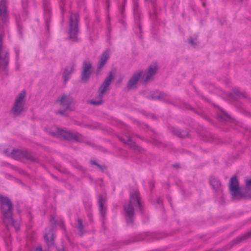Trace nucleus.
Returning a JSON list of instances; mask_svg holds the SVG:
<instances>
[{
	"instance_id": "nucleus-5",
	"label": "nucleus",
	"mask_w": 251,
	"mask_h": 251,
	"mask_svg": "<svg viewBox=\"0 0 251 251\" xmlns=\"http://www.w3.org/2000/svg\"><path fill=\"white\" fill-rule=\"evenodd\" d=\"M229 188L233 199H240L245 196V193L239 186L238 181L236 176L232 177L230 178Z\"/></svg>"
},
{
	"instance_id": "nucleus-13",
	"label": "nucleus",
	"mask_w": 251,
	"mask_h": 251,
	"mask_svg": "<svg viewBox=\"0 0 251 251\" xmlns=\"http://www.w3.org/2000/svg\"><path fill=\"white\" fill-rule=\"evenodd\" d=\"M105 198L102 196H100L98 200L100 211L101 216H104L106 213V207L104 206Z\"/></svg>"
},
{
	"instance_id": "nucleus-14",
	"label": "nucleus",
	"mask_w": 251,
	"mask_h": 251,
	"mask_svg": "<svg viewBox=\"0 0 251 251\" xmlns=\"http://www.w3.org/2000/svg\"><path fill=\"white\" fill-rule=\"evenodd\" d=\"M109 53L108 51H106L103 52L101 57L100 61V63L98 66L99 69H100L102 68L104 65L106 63V61L109 58Z\"/></svg>"
},
{
	"instance_id": "nucleus-9",
	"label": "nucleus",
	"mask_w": 251,
	"mask_h": 251,
	"mask_svg": "<svg viewBox=\"0 0 251 251\" xmlns=\"http://www.w3.org/2000/svg\"><path fill=\"white\" fill-rule=\"evenodd\" d=\"M157 69L158 67L156 63L151 64L149 66L147 72L145 73L142 76V78L144 82H148L151 78L152 76H153L156 73Z\"/></svg>"
},
{
	"instance_id": "nucleus-16",
	"label": "nucleus",
	"mask_w": 251,
	"mask_h": 251,
	"mask_svg": "<svg viewBox=\"0 0 251 251\" xmlns=\"http://www.w3.org/2000/svg\"><path fill=\"white\" fill-rule=\"evenodd\" d=\"M73 71V67L72 66L67 67L65 72L63 75L64 79L65 81H67L70 78V75L72 72Z\"/></svg>"
},
{
	"instance_id": "nucleus-12",
	"label": "nucleus",
	"mask_w": 251,
	"mask_h": 251,
	"mask_svg": "<svg viewBox=\"0 0 251 251\" xmlns=\"http://www.w3.org/2000/svg\"><path fill=\"white\" fill-rule=\"evenodd\" d=\"M142 74V71H138L135 73L133 75L131 79L129 80L127 84L128 88L129 89L134 88L137 84L139 78L141 77Z\"/></svg>"
},
{
	"instance_id": "nucleus-1",
	"label": "nucleus",
	"mask_w": 251,
	"mask_h": 251,
	"mask_svg": "<svg viewBox=\"0 0 251 251\" xmlns=\"http://www.w3.org/2000/svg\"><path fill=\"white\" fill-rule=\"evenodd\" d=\"M8 21L6 1H0V68L4 69L8 63V54L7 51L2 44L3 31L1 26L6 24Z\"/></svg>"
},
{
	"instance_id": "nucleus-20",
	"label": "nucleus",
	"mask_w": 251,
	"mask_h": 251,
	"mask_svg": "<svg viewBox=\"0 0 251 251\" xmlns=\"http://www.w3.org/2000/svg\"><path fill=\"white\" fill-rule=\"evenodd\" d=\"M189 42L190 44H191L192 45H195L196 44V43L194 42L192 39H189Z\"/></svg>"
},
{
	"instance_id": "nucleus-18",
	"label": "nucleus",
	"mask_w": 251,
	"mask_h": 251,
	"mask_svg": "<svg viewBox=\"0 0 251 251\" xmlns=\"http://www.w3.org/2000/svg\"><path fill=\"white\" fill-rule=\"evenodd\" d=\"M246 185L248 190L251 189V179L246 181Z\"/></svg>"
},
{
	"instance_id": "nucleus-22",
	"label": "nucleus",
	"mask_w": 251,
	"mask_h": 251,
	"mask_svg": "<svg viewBox=\"0 0 251 251\" xmlns=\"http://www.w3.org/2000/svg\"><path fill=\"white\" fill-rule=\"evenodd\" d=\"M91 163H92V164L96 165L99 166V165H98V164H97V163H96L95 161H91Z\"/></svg>"
},
{
	"instance_id": "nucleus-7",
	"label": "nucleus",
	"mask_w": 251,
	"mask_h": 251,
	"mask_svg": "<svg viewBox=\"0 0 251 251\" xmlns=\"http://www.w3.org/2000/svg\"><path fill=\"white\" fill-rule=\"evenodd\" d=\"M70 31L69 36L70 37L74 39L75 38V35L77 33V25L78 21V15L76 13L72 14L70 16Z\"/></svg>"
},
{
	"instance_id": "nucleus-3",
	"label": "nucleus",
	"mask_w": 251,
	"mask_h": 251,
	"mask_svg": "<svg viewBox=\"0 0 251 251\" xmlns=\"http://www.w3.org/2000/svg\"><path fill=\"white\" fill-rule=\"evenodd\" d=\"M1 210L5 217L4 222L6 224L14 225V221L11 218L12 203L9 200L4 197H0Z\"/></svg>"
},
{
	"instance_id": "nucleus-25",
	"label": "nucleus",
	"mask_w": 251,
	"mask_h": 251,
	"mask_svg": "<svg viewBox=\"0 0 251 251\" xmlns=\"http://www.w3.org/2000/svg\"><path fill=\"white\" fill-rule=\"evenodd\" d=\"M250 235H251V233H250Z\"/></svg>"
},
{
	"instance_id": "nucleus-19",
	"label": "nucleus",
	"mask_w": 251,
	"mask_h": 251,
	"mask_svg": "<svg viewBox=\"0 0 251 251\" xmlns=\"http://www.w3.org/2000/svg\"><path fill=\"white\" fill-rule=\"evenodd\" d=\"M77 222H78V229L80 231H81L82 229V221H81V220L78 219Z\"/></svg>"
},
{
	"instance_id": "nucleus-17",
	"label": "nucleus",
	"mask_w": 251,
	"mask_h": 251,
	"mask_svg": "<svg viewBox=\"0 0 251 251\" xmlns=\"http://www.w3.org/2000/svg\"><path fill=\"white\" fill-rule=\"evenodd\" d=\"M210 184L214 189H218L221 186L220 182L215 178L211 179Z\"/></svg>"
},
{
	"instance_id": "nucleus-8",
	"label": "nucleus",
	"mask_w": 251,
	"mask_h": 251,
	"mask_svg": "<svg viewBox=\"0 0 251 251\" xmlns=\"http://www.w3.org/2000/svg\"><path fill=\"white\" fill-rule=\"evenodd\" d=\"M58 102L60 107L64 110H70L71 105L73 103V99L69 96L63 95L61 97L58 99Z\"/></svg>"
},
{
	"instance_id": "nucleus-4",
	"label": "nucleus",
	"mask_w": 251,
	"mask_h": 251,
	"mask_svg": "<svg viewBox=\"0 0 251 251\" xmlns=\"http://www.w3.org/2000/svg\"><path fill=\"white\" fill-rule=\"evenodd\" d=\"M138 205L140 206L139 192L135 190L130 194V201L128 205H125L124 209L126 215L129 218H131L134 215L133 207Z\"/></svg>"
},
{
	"instance_id": "nucleus-6",
	"label": "nucleus",
	"mask_w": 251,
	"mask_h": 251,
	"mask_svg": "<svg viewBox=\"0 0 251 251\" xmlns=\"http://www.w3.org/2000/svg\"><path fill=\"white\" fill-rule=\"evenodd\" d=\"M113 75L112 73L110 72L108 76L106 78L99 89L100 94L98 98H96L95 100H91V103L95 105H99L102 103V95L107 90L108 87L110 84L111 80L113 79Z\"/></svg>"
},
{
	"instance_id": "nucleus-15",
	"label": "nucleus",
	"mask_w": 251,
	"mask_h": 251,
	"mask_svg": "<svg viewBox=\"0 0 251 251\" xmlns=\"http://www.w3.org/2000/svg\"><path fill=\"white\" fill-rule=\"evenodd\" d=\"M44 239L49 247L52 246L54 244L53 234L51 231L45 234Z\"/></svg>"
},
{
	"instance_id": "nucleus-2",
	"label": "nucleus",
	"mask_w": 251,
	"mask_h": 251,
	"mask_svg": "<svg viewBox=\"0 0 251 251\" xmlns=\"http://www.w3.org/2000/svg\"><path fill=\"white\" fill-rule=\"evenodd\" d=\"M25 92L22 91L16 97L11 109V112L14 116L19 115L25 111L26 109L25 106Z\"/></svg>"
},
{
	"instance_id": "nucleus-11",
	"label": "nucleus",
	"mask_w": 251,
	"mask_h": 251,
	"mask_svg": "<svg viewBox=\"0 0 251 251\" xmlns=\"http://www.w3.org/2000/svg\"><path fill=\"white\" fill-rule=\"evenodd\" d=\"M91 63L89 61H85L83 63V72L81 75L82 81H86L90 75V69L91 68Z\"/></svg>"
},
{
	"instance_id": "nucleus-10",
	"label": "nucleus",
	"mask_w": 251,
	"mask_h": 251,
	"mask_svg": "<svg viewBox=\"0 0 251 251\" xmlns=\"http://www.w3.org/2000/svg\"><path fill=\"white\" fill-rule=\"evenodd\" d=\"M47 131L50 134L54 136L62 137L67 139L72 137L71 134L70 133L59 129L55 126L52 127L51 130H49Z\"/></svg>"
},
{
	"instance_id": "nucleus-24",
	"label": "nucleus",
	"mask_w": 251,
	"mask_h": 251,
	"mask_svg": "<svg viewBox=\"0 0 251 251\" xmlns=\"http://www.w3.org/2000/svg\"><path fill=\"white\" fill-rule=\"evenodd\" d=\"M64 251V249H62L61 251Z\"/></svg>"
},
{
	"instance_id": "nucleus-21",
	"label": "nucleus",
	"mask_w": 251,
	"mask_h": 251,
	"mask_svg": "<svg viewBox=\"0 0 251 251\" xmlns=\"http://www.w3.org/2000/svg\"><path fill=\"white\" fill-rule=\"evenodd\" d=\"M35 251H43L41 247H38L36 249Z\"/></svg>"
},
{
	"instance_id": "nucleus-23",
	"label": "nucleus",
	"mask_w": 251,
	"mask_h": 251,
	"mask_svg": "<svg viewBox=\"0 0 251 251\" xmlns=\"http://www.w3.org/2000/svg\"><path fill=\"white\" fill-rule=\"evenodd\" d=\"M60 113L61 114H62V113H62V111H60Z\"/></svg>"
}]
</instances>
